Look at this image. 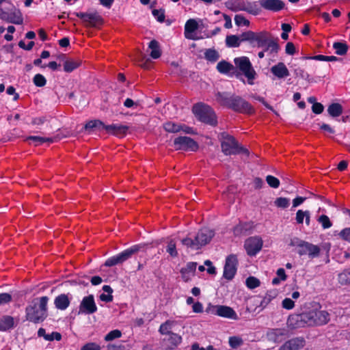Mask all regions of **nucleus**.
I'll return each mask as SVG.
<instances>
[{"instance_id":"15","label":"nucleus","mask_w":350,"mask_h":350,"mask_svg":"<svg viewBox=\"0 0 350 350\" xmlns=\"http://www.w3.org/2000/svg\"><path fill=\"white\" fill-rule=\"evenodd\" d=\"M298 247L297 253L300 256L308 254L310 258H314L318 256L320 252V249L318 246L304 241H300Z\"/></svg>"},{"instance_id":"56","label":"nucleus","mask_w":350,"mask_h":350,"mask_svg":"<svg viewBox=\"0 0 350 350\" xmlns=\"http://www.w3.org/2000/svg\"><path fill=\"white\" fill-rule=\"evenodd\" d=\"M12 299V297L10 293H0V305L10 303Z\"/></svg>"},{"instance_id":"47","label":"nucleus","mask_w":350,"mask_h":350,"mask_svg":"<svg viewBox=\"0 0 350 350\" xmlns=\"http://www.w3.org/2000/svg\"><path fill=\"white\" fill-rule=\"evenodd\" d=\"M246 285L249 288L253 289L259 286L260 281L256 278L250 276L246 280Z\"/></svg>"},{"instance_id":"20","label":"nucleus","mask_w":350,"mask_h":350,"mask_svg":"<svg viewBox=\"0 0 350 350\" xmlns=\"http://www.w3.org/2000/svg\"><path fill=\"white\" fill-rule=\"evenodd\" d=\"M164 129L169 133H178L180 131L186 133H192L193 129L185 125L178 124L172 122H167L163 124Z\"/></svg>"},{"instance_id":"55","label":"nucleus","mask_w":350,"mask_h":350,"mask_svg":"<svg viewBox=\"0 0 350 350\" xmlns=\"http://www.w3.org/2000/svg\"><path fill=\"white\" fill-rule=\"evenodd\" d=\"M284 334V331L280 329H272L268 333V336L270 339L277 340V338L280 336H283Z\"/></svg>"},{"instance_id":"50","label":"nucleus","mask_w":350,"mask_h":350,"mask_svg":"<svg viewBox=\"0 0 350 350\" xmlns=\"http://www.w3.org/2000/svg\"><path fill=\"white\" fill-rule=\"evenodd\" d=\"M266 181L271 187L276 189L280 186V180L271 175L267 176Z\"/></svg>"},{"instance_id":"4","label":"nucleus","mask_w":350,"mask_h":350,"mask_svg":"<svg viewBox=\"0 0 350 350\" xmlns=\"http://www.w3.org/2000/svg\"><path fill=\"white\" fill-rule=\"evenodd\" d=\"M292 320L294 317H292ZM330 319L329 314L325 310H310L304 312L295 317L296 321H300L308 326L322 325L327 324Z\"/></svg>"},{"instance_id":"22","label":"nucleus","mask_w":350,"mask_h":350,"mask_svg":"<svg viewBox=\"0 0 350 350\" xmlns=\"http://www.w3.org/2000/svg\"><path fill=\"white\" fill-rule=\"evenodd\" d=\"M271 73L279 79L289 76L290 73L286 65L283 62H279L271 68Z\"/></svg>"},{"instance_id":"24","label":"nucleus","mask_w":350,"mask_h":350,"mask_svg":"<svg viewBox=\"0 0 350 350\" xmlns=\"http://www.w3.org/2000/svg\"><path fill=\"white\" fill-rule=\"evenodd\" d=\"M197 267L196 262H188L185 267H183L180 270L182 278L185 282H188L192 276L194 275Z\"/></svg>"},{"instance_id":"7","label":"nucleus","mask_w":350,"mask_h":350,"mask_svg":"<svg viewBox=\"0 0 350 350\" xmlns=\"http://www.w3.org/2000/svg\"><path fill=\"white\" fill-rule=\"evenodd\" d=\"M144 245H135L128 248L121 253L113 256L109 258H108L105 262V265L107 267H112L118 264H121L131 258L133 254L137 253L142 249H143Z\"/></svg>"},{"instance_id":"54","label":"nucleus","mask_w":350,"mask_h":350,"mask_svg":"<svg viewBox=\"0 0 350 350\" xmlns=\"http://www.w3.org/2000/svg\"><path fill=\"white\" fill-rule=\"evenodd\" d=\"M294 74L297 77H301L304 79H308L310 77V75L305 72L304 69L301 67L295 68Z\"/></svg>"},{"instance_id":"35","label":"nucleus","mask_w":350,"mask_h":350,"mask_svg":"<svg viewBox=\"0 0 350 350\" xmlns=\"http://www.w3.org/2000/svg\"><path fill=\"white\" fill-rule=\"evenodd\" d=\"M176 325L175 321L167 320L160 325L159 332L163 335H168L171 332L172 327Z\"/></svg>"},{"instance_id":"37","label":"nucleus","mask_w":350,"mask_h":350,"mask_svg":"<svg viewBox=\"0 0 350 350\" xmlns=\"http://www.w3.org/2000/svg\"><path fill=\"white\" fill-rule=\"evenodd\" d=\"M327 112L332 117H338L342 113V107L338 103H333L328 107Z\"/></svg>"},{"instance_id":"57","label":"nucleus","mask_w":350,"mask_h":350,"mask_svg":"<svg viewBox=\"0 0 350 350\" xmlns=\"http://www.w3.org/2000/svg\"><path fill=\"white\" fill-rule=\"evenodd\" d=\"M152 15L157 19L159 22H163L165 20V14L164 11L162 10H153Z\"/></svg>"},{"instance_id":"29","label":"nucleus","mask_w":350,"mask_h":350,"mask_svg":"<svg viewBox=\"0 0 350 350\" xmlns=\"http://www.w3.org/2000/svg\"><path fill=\"white\" fill-rule=\"evenodd\" d=\"M14 321L10 316H3L0 319V330L6 331L14 327Z\"/></svg>"},{"instance_id":"62","label":"nucleus","mask_w":350,"mask_h":350,"mask_svg":"<svg viewBox=\"0 0 350 350\" xmlns=\"http://www.w3.org/2000/svg\"><path fill=\"white\" fill-rule=\"evenodd\" d=\"M245 224H239V225L236 226L234 228V234L236 235V236H239V235H241V234L243 233L244 231L246 230V228H245Z\"/></svg>"},{"instance_id":"23","label":"nucleus","mask_w":350,"mask_h":350,"mask_svg":"<svg viewBox=\"0 0 350 350\" xmlns=\"http://www.w3.org/2000/svg\"><path fill=\"white\" fill-rule=\"evenodd\" d=\"M107 133L116 135H123L127 132L129 127L125 125L113 124L111 125H105L104 129Z\"/></svg>"},{"instance_id":"9","label":"nucleus","mask_w":350,"mask_h":350,"mask_svg":"<svg viewBox=\"0 0 350 350\" xmlns=\"http://www.w3.org/2000/svg\"><path fill=\"white\" fill-rule=\"evenodd\" d=\"M269 32L262 31L260 32H254L248 31L241 34V41H249L251 44H256L258 47H263L267 42V36Z\"/></svg>"},{"instance_id":"32","label":"nucleus","mask_w":350,"mask_h":350,"mask_svg":"<svg viewBox=\"0 0 350 350\" xmlns=\"http://www.w3.org/2000/svg\"><path fill=\"white\" fill-rule=\"evenodd\" d=\"M304 218L306 219V224L307 226L310 225V212L308 211H304L302 210H298L296 213V221L299 224H301L304 222Z\"/></svg>"},{"instance_id":"38","label":"nucleus","mask_w":350,"mask_h":350,"mask_svg":"<svg viewBox=\"0 0 350 350\" xmlns=\"http://www.w3.org/2000/svg\"><path fill=\"white\" fill-rule=\"evenodd\" d=\"M103 290L104 292L107 293V294L102 293L99 298L101 301L105 302H111L113 300V289L111 288L109 285H105L103 286Z\"/></svg>"},{"instance_id":"27","label":"nucleus","mask_w":350,"mask_h":350,"mask_svg":"<svg viewBox=\"0 0 350 350\" xmlns=\"http://www.w3.org/2000/svg\"><path fill=\"white\" fill-rule=\"evenodd\" d=\"M54 304L57 308L63 310L68 307L70 300L66 295L61 294L55 299Z\"/></svg>"},{"instance_id":"64","label":"nucleus","mask_w":350,"mask_h":350,"mask_svg":"<svg viewBox=\"0 0 350 350\" xmlns=\"http://www.w3.org/2000/svg\"><path fill=\"white\" fill-rule=\"evenodd\" d=\"M285 51L288 55H293L295 53V46L293 42H288L286 45Z\"/></svg>"},{"instance_id":"46","label":"nucleus","mask_w":350,"mask_h":350,"mask_svg":"<svg viewBox=\"0 0 350 350\" xmlns=\"http://www.w3.org/2000/svg\"><path fill=\"white\" fill-rule=\"evenodd\" d=\"M317 221L321 224L322 227L324 229L329 228L332 226V224L329 220V218L325 215H321L318 218Z\"/></svg>"},{"instance_id":"30","label":"nucleus","mask_w":350,"mask_h":350,"mask_svg":"<svg viewBox=\"0 0 350 350\" xmlns=\"http://www.w3.org/2000/svg\"><path fill=\"white\" fill-rule=\"evenodd\" d=\"M245 8V12L254 16L258 15L261 12V8L256 2L246 1Z\"/></svg>"},{"instance_id":"10","label":"nucleus","mask_w":350,"mask_h":350,"mask_svg":"<svg viewBox=\"0 0 350 350\" xmlns=\"http://www.w3.org/2000/svg\"><path fill=\"white\" fill-rule=\"evenodd\" d=\"M76 16L83 20L86 27H98L103 23V18L97 12H77Z\"/></svg>"},{"instance_id":"13","label":"nucleus","mask_w":350,"mask_h":350,"mask_svg":"<svg viewBox=\"0 0 350 350\" xmlns=\"http://www.w3.org/2000/svg\"><path fill=\"white\" fill-rule=\"evenodd\" d=\"M238 259L235 254H230L227 256L224 269V277L230 280H232L237 270Z\"/></svg>"},{"instance_id":"12","label":"nucleus","mask_w":350,"mask_h":350,"mask_svg":"<svg viewBox=\"0 0 350 350\" xmlns=\"http://www.w3.org/2000/svg\"><path fill=\"white\" fill-rule=\"evenodd\" d=\"M0 18L8 23L15 25H21L23 23V17L21 12L14 8L9 12L0 9Z\"/></svg>"},{"instance_id":"2","label":"nucleus","mask_w":350,"mask_h":350,"mask_svg":"<svg viewBox=\"0 0 350 350\" xmlns=\"http://www.w3.org/2000/svg\"><path fill=\"white\" fill-rule=\"evenodd\" d=\"M214 236L215 232L213 230L202 228L197 233H190L185 238L181 239V243L187 249L198 250L208 244Z\"/></svg>"},{"instance_id":"1","label":"nucleus","mask_w":350,"mask_h":350,"mask_svg":"<svg viewBox=\"0 0 350 350\" xmlns=\"http://www.w3.org/2000/svg\"><path fill=\"white\" fill-rule=\"evenodd\" d=\"M216 100L221 105L242 113L252 114L254 113V107L245 100L239 96H229L227 93L218 92Z\"/></svg>"},{"instance_id":"33","label":"nucleus","mask_w":350,"mask_h":350,"mask_svg":"<svg viewBox=\"0 0 350 350\" xmlns=\"http://www.w3.org/2000/svg\"><path fill=\"white\" fill-rule=\"evenodd\" d=\"M217 70L222 74H227L234 69V67L230 63L223 60L219 62L217 65Z\"/></svg>"},{"instance_id":"58","label":"nucleus","mask_w":350,"mask_h":350,"mask_svg":"<svg viewBox=\"0 0 350 350\" xmlns=\"http://www.w3.org/2000/svg\"><path fill=\"white\" fill-rule=\"evenodd\" d=\"M339 236L345 241L350 243V228H344L339 233Z\"/></svg>"},{"instance_id":"26","label":"nucleus","mask_w":350,"mask_h":350,"mask_svg":"<svg viewBox=\"0 0 350 350\" xmlns=\"http://www.w3.org/2000/svg\"><path fill=\"white\" fill-rule=\"evenodd\" d=\"M245 3L244 0H229L226 3V7L233 11H244L245 10Z\"/></svg>"},{"instance_id":"36","label":"nucleus","mask_w":350,"mask_h":350,"mask_svg":"<svg viewBox=\"0 0 350 350\" xmlns=\"http://www.w3.org/2000/svg\"><path fill=\"white\" fill-rule=\"evenodd\" d=\"M27 140L31 141L36 146L41 144L44 142L53 143L56 141V138L42 137L39 136H29Z\"/></svg>"},{"instance_id":"31","label":"nucleus","mask_w":350,"mask_h":350,"mask_svg":"<svg viewBox=\"0 0 350 350\" xmlns=\"http://www.w3.org/2000/svg\"><path fill=\"white\" fill-rule=\"evenodd\" d=\"M278 39L273 40L271 38V35L269 33L267 36V42H266V49L265 51H269L270 50L271 53H278V51L280 49V46L278 44Z\"/></svg>"},{"instance_id":"40","label":"nucleus","mask_w":350,"mask_h":350,"mask_svg":"<svg viewBox=\"0 0 350 350\" xmlns=\"http://www.w3.org/2000/svg\"><path fill=\"white\" fill-rule=\"evenodd\" d=\"M105 126V124L98 120H90L88 122H87L84 126V129L87 131H91L94 129H97L98 130L103 129Z\"/></svg>"},{"instance_id":"63","label":"nucleus","mask_w":350,"mask_h":350,"mask_svg":"<svg viewBox=\"0 0 350 350\" xmlns=\"http://www.w3.org/2000/svg\"><path fill=\"white\" fill-rule=\"evenodd\" d=\"M295 306L294 301L290 298H286L282 301L283 308L290 310L292 309Z\"/></svg>"},{"instance_id":"11","label":"nucleus","mask_w":350,"mask_h":350,"mask_svg":"<svg viewBox=\"0 0 350 350\" xmlns=\"http://www.w3.org/2000/svg\"><path fill=\"white\" fill-rule=\"evenodd\" d=\"M174 145L176 150L185 151H196L198 148L197 142L187 136H181L175 138Z\"/></svg>"},{"instance_id":"5","label":"nucleus","mask_w":350,"mask_h":350,"mask_svg":"<svg viewBox=\"0 0 350 350\" xmlns=\"http://www.w3.org/2000/svg\"><path fill=\"white\" fill-rule=\"evenodd\" d=\"M221 151L226 155L237 154L241 152L248 154L246 149L239 146L237 140L227 133H221L219 136Z\"/></svg>"},{"instance_id":"17","label":"nucleus","mask_w":350,"mask_h":350,"mask_svg":"<svg viewBox=\"0 0 350 350\" xmlns=\"http://www.w3.org/2000/svg\"><path fill=\"white\" fill-rule=\"evenodd\" d=\"M97 311V306L92 295L84 297L79 306V313L90 314Z\"/></svg>"},{"instance_id":"8","label":"nucleus","mask_w":350,"mask_h":350,"mask_svg":"<svg viewBox=\"0 0 350 350\" xmlns=\"http://www.w3.org/2000/svg\"><path fill=\"white\" fill-rule=\"evenodd\" d=\"M236 67L247 79L248 83L252 85L256 73L247 57H237L234 59Z\"/></svg>"},{"instance_id":"44","label":"nucleus","mask_w":350,"mask_h":350,"mask_svg":"<svg viewBox=\"0 0 350 350\" xmlns=\"http://www.w3.org/2000/svg\"><path fill=\"white\" fill-rule=\"evenodd\" d=\"M122 336V332L119 329H113L111 332H109L105 336V340L111 341L113 340H115L116 338H119Z\"/></svg>"},{"instance_id":"39","label":"nucleus","mask_w":350,"mask_h":350,"mask_svg":"<svg viewBox=\"0 0 350 350\" xmlns=\"http://www.w3.org/2000/svg\"><path fill=\"white\" fill-rule=\"evenodd\" d=\"M204 57L209 62H215L219 59V54L214 49H208L204 52Z\"/></svg>"},{"instance_id":"59","label":"nucleus","mask_w":350,"mask_h":350,"mask_svg":"<svg viewBox=\"0 0 350 350\" xmlns=\"http://www.w3.org/2000/svg\"><path fill=\"white\" fill-rule=\"evenodd\" d=\"M81 350H100V347L95 342H89L83 345Z\"/></svg>"},{"instance_id":"21","label":"nucleus","mask_w":350,"mask_h":350,"mask_svg":"<svg viewBox=\"0 0 350 350\" xmlns=\"http://www.w3.org/2000/svg\"><path fill=\"white\" fill-rule=\"evenodd\" d=\"M167 349H174L182 342V337L175 333H170L163 339Z\"/></svg>"},{"instance_id":"53","label":"nucleus","mask_w":350,"mask_h":350,"mask_svg":"<svg viewBox=\"0 0 350 350\" xmlns=\"http://www.w3.org/2000/svg\"><path fill=\"white\" fill-rule=\"evenodd\" d=\"M234 22L237 26H249L250 25V21L241 14H237L235 16Z\"/></svg>"},{"instance_id":"49","label":"nucleus","mask_w":350,"mask_h":350,"mask_svg":"<svg viewBox=\"0 0 350 350\" xmlns=\"http://www.w3.org/2000/svg\"><path fill=\"white\" fill-rule=\"evenodd\" d=\"M303 59H312L319 61H334L336 59V57L334 56H325L323 55H318L313 57H304Z\"/></svg>"},{"instance_id":"41","label":"nucleus","mask_w":350,"mask_h":350,"mask_svg":"<svg viewBox=\"0 0 350 350\" xmlns=\"http://www.w3.org/2000/svg\"><path fill=\"white\" fill-rule=\"evenodd\" d=\"M338 281L342 285L350 284V269H345L338 274Z\"/></svg>"},{"instance_id":"52","label":"nucleus","mask_w":350,"mask_h":350,"mask_svg":"<svg viewBox=\"0 0 350 350\" xmlns=\"http://www.w3.org/2000/svg\"><path fill=\"white\" fill-rule=\"evenodd\" d=\"M243 344V340L238 336H232L229 338V345L232 348L236 349Z\"/></svg>"},{"instance_id":"45","label":"nucleus","mask_w":350,"mask_h":350,"mask_svg":"<svg viewBox=\"0 0 350 350\" xmlns=\"http://www.w3.org/2000/svg\"><path fill=\"white\" fill-rule=\"evenodd\" d=\"M274 203L276 206L285 208L289 206L290 200L286 198L280 197L275 199Z\"/></svg>"},{"instance_id":"61","label":"nucleus","mask_w":350,"mask_h":350,"mask_svg":"<svg viewBox=\"0 0 350 350\" xmlns=\"http://www.w3.org/2000/svg\"><path fill=\"white\" fill-rule=\"evenodd\" d=\"M323 105L320 103H314L312 107V111L316 114L321 113L323 111Z\"/></svg>"},{"instance_id":"6","label":"nucleus","mask_w":350,"mask_h":350,"mask_svg":"<svg viewBox=\"0 0 350 350\" xmlns=\"http://www.w3.org/2000/svg\"><path fill=\"white\" fill-rule=\"evenodd\" d=\"M192 111L201 122L212 126L217 124L215 113L208 105L198 103L193 107Z\"/></svg>"},{"instance_id":"48","label":"nucleus","mask_w":350,"mask_h":350,"mask_svg":"<svg viewBox=\"0 0 350 350\" xmlns=\"http://www.w3.org/2000/svg\"><path fill=\"white\" fill-rule=\"evenodd\" d=\"M33 81L37 87H43L46 85V80L44 77L40 74L36 75Z\"/></svg>"},{"instance_id":"16","label":"nucleus","mask_w":350,"mask_h":350,"mask_svg":"<svg viewBox=\"0 0 350 350\" xmlns=\"http://www.w3.org/2000/svg\"><path fill=\"white\" fill-rule=\"evenodd\" d=\"M209 310L211 313L213 314L234 320L238 319V316L235 311L229 306H215Z\"/></svg>"},{"instance_id":"43","label":"nucleus","mask_w":350,"mask_h":350,"mask_svg":"<svg viewBox=\"0 0 350 350\" xmlns=\"http://www.w3.org/2000/svg\"><path fill=\"white\" fill-rule=\"evenodd\" d=\"M333 47L336 50V53L339 55H345L348 49L347 45L342 42L334 43Z\"/></svg>"},{"instance_id":"51","label":"nucleus","mask_w":350,"mask_h":350,"mask_svg":"<svg viewBox=\"0 0 350 350\" xmlns=\"http://www.w3.org/2000/svg\"><path fill=\"white\" fill-rule=\"evenodd\" d=\"M167 252H168L171 256L176 257L178 252L176 251V243L173 240H171L167 246Z\"/></svg>"},{"instance_id":"18","label":"nucleus","mask_w":350,"mask_h":350,"mask_svg":"<svg viewBox=\"0 0 350 350\" xmlns=\"http://www.w3.org/2000/svg\"><path fill=\"white\" fill-rule=\"evenodd\" d=\"M260 6L266 10L278 12L283 10L285 3L282 0H260Z\"/></svg>"},{"instance_id":"60","label":"nucleus","mask_w":350,"mask_h":350,"mask_svg":"<svg viewBox=\"0 0 350 350\" xmlns=\"http://www.w3.org/2000/svg\"><path fill=\"white\" fill-rule=\"evenodd\" d=\"M62 339V335L59 332H53L50 334H47L45 337V340L48 341H52L56 340L59 341Z\"/></svg>"},{"instance_id":"34","label":"nucleus","mask_w":350,"mask_h":350,"mask_svg":"<svg viewBox=\"0 0 350 350\" xmlns=\"http://www.w3.org/2000/svg\"><path fill=\"white\" fill-rule=\"evenodd\" d=\"M81 65V61L78 59H68L64 64V70L70 72Z\"/></svg>"},{"instance_id":"14","label":"nucleus","mask_w":350,"mask_h":350,"mask_svg":"<svg viewBox=\"0 0 350 350\" xmlns=\"http://www.w3.org/2000/svg\"><path fill=\"white\" fill-rule=\"evenodd\" d=\"M245 249L249 256H255L262 247V240L258 237H250L245 241Z\"/></svg>"},{"instance_id":"3","label":"nucleus","mask_w":350,"mask_h":350,"mask_svg":"<svg viewBox=\"0 0 350 350\" xmlns=\"http://www.w3.org/2000/svg\"><path fill=\"white\" fill-rule=\"evenodd\" d=\"M49 297L46 296L39 298V301H33L25 310L26 319L38 323L43 321L47 317V304Z\"/></svg>"},{"instance_id":"25","label":"nucleus","mask_w":350,"mask_h":350,"mask_svg":"<svg viewBox=\"0 0 350 350\" xmlns=\"http://www.w3.org/2000/svg\"><path fill=\"white\" fill-rule=\"evenodd\" d=\"M198 28V24L195 19H189L185 25V36L187 39H194L192 36L193 33Z\"/></svg>"},{"instance_id":"19","label":"nucleus","mask_w":350,"mask_h":350,"mask_svg":"<svg viewBox=\"0 0 350 350\" xmlns=\"http://www.w3.org/2000/svg\"><path fill=\"white\" fill-rule=\"evenodd\" d=\"M305 340L303 338L297 337L286 341L282 346V348L284 350H300L305 346Z\"/></svg>"},{"instance_id":"42","label":"nucleus","mask_w":350,"mask_h":350,"mask_svg":"<svg viewBox=\"0 0 350 350\" xmlns=\"http://www.w3.org/2000/svg\"><path fill=\"white\" fill-rule=\"evenodd\" d=\"M226 43L229 47H238L240 45L241 40L237 36L230 35L226 37Z\"/></svg>"},{"instance_id":"28","label":"nucleus","mask_w":350,"mask_h":350,"mask_svg":"<svg viewBox=\"0 0 350 350\" xmlns=\"http://www.w3.org/2000/svg\"><path fill=\"white\" fill-rule=\"evenodd\" d=\"M148 48L150 49V55L152 58L158 59L161 57V51L159 43L157 40H151L148 44Z\"/></svg>"}]
</instances>
